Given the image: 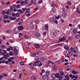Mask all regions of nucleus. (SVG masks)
<instances>
[{
  "mask_svg": "<svg viewBox=\"0 0 80 80\" xmlns=\"http://www.w3.org/2000/svg\"><path fill=\"white\" fill-rule=\"evenodd\" d=\"M40 63V61H37L34 62L33 65V66H38V64Z\"/></svg>",
  "mask_w": 80,
  "mask_h": 80,
  "instance_id": "obj_1",
  "label": "nucleus"
},
{
  "mask_svg": "<svg viewBox=\"0 0 80 80\" xmlns=\"http://www.w3.org/2000/svg\"><path fill=\"white\" fill-rule=\"evenodd\" d=\"M19 32H20V29L19 28H16L14 30L15 34H18V33H19Z\"/></svg>",
  "mask_w": 80,
  "mask_h": 80,
  "instance_id": "obj_2",
  "label": "nucleus"
},
{
  "mask_svg": "<svg viewBox=\"0 0 80 80\" xmlns=\"http://www.w3.org/2000/svg\"><path fill=\"white\" fill-rule=\"evenodd\" d=\"M48 76L47 75H44L42 76V79L43 80H48Z\"/></svg>",
  "mask_w": 80,
  "mask_h": 80,
  "instance_id": "obj_3",
  "label": "nucleus"
},
{
  "mask_svg": "<svg viewBox=\"0 0 80 80\" xmlns=\"http://www.w3.org/2000/svg\"><path fill=\"white\" fill-rule=\"evenodd\" d=\"M55 20V19L54 18H51L50 19V22L52 23H54V21Z\"/></svg>",
  "mask_w": 80,
  "mask_h": 80,
  "instance_id": "obj_4",
  "label": "nucleus"
},
{
  "mask_svg": "<svg viewBox=\"0 0 80 80\" xmlns=\"http://www.w3.org/2000/svg\"><path fill=\"white\" fill-rule=\"evenodd\" d=\"M66 40V38L65 37H62L59 38V40L60 42H62V41H64Z\"/></svg>",
  "mask_w": 80,
  "mask_h": 80,
  "instance_id": "obj_5",
  "label": "nucleus"
},
{
  "mask_svg": "<svg viewBox=\"0 0 80 80\" xmlns=\"http://www.w3.org/2000/svg\"><path fill=\"white\" fill-rule=\"evenodd\" d=\"M68 52L67 51H65L64 52V54L65 55H66L68 58H70V56H68Z\"/></svg>",
  "mask_w": 80,
  "mask_h": 80,
  "instance_id": "obj_6",
  "label": "nucleus"
},
{
  "mask_svg": "<svg viewBox=\"0 0 80 80\" xmlns=\"http://www.w3.org/2000/svg\"><path fill=\"white\" fill-rule=\"evenodd\" d=\"M46 30H48V24H45L44 26Z\"/></svg>",
  "mask_w": 80,
  "mask_h": 80,
  "instance_id": "obj_7",
  "label": "nucleus"
},
{
  "mask_svg": "<svg viewBox=\"0 0 80 80\" xmlns=\"http://www.w3.org/2000/svg\"><path fill=\"white\" fill-rule=\"evenodd\" d=\"M73 52H75V53H76V52H78V48H73Z\"/></svg>",
  "mask_w": 80,
  "mask_h": 80,
  "instance_id": "obj_8",
  "label": "nucleus"
},
{
  "mask_svg": "<svg viewBox=\"0 0 80 80\" xmlns=\"http://www.w3.org/2000/svg\"><path fill=\"white\" fill-rule=\"evenodd\" d=\"M31 79L32 80H36L37 79V77L35 76H32L31 77Z\"/></svg>",
  "mask_w": 80,
  "mask_h": 80,
  "instance_id": "obj_9",
  "label": "nucleus"
},
{
  "mask_svg": "<svg viewBox=\"0 0 80 80\" xmlns=\"http://www.w3.org/2000/svg\"><path fill=\"white\" fill-rule=\"evenodd\" d=\"M18 12H19L20 14H22V13H24V12L22 11V10L20 9L18 10Z\"/></svg>",
  "mask_w": 80,
  "mask_h": 80,
  "instance_id": "obj_10",
  "label": "nucleus"
},
{
  "mask_svg": "<svg viewBox=\"0 0 80 80\" xmlns=\"http://www.w3.org/2000/svg\"><path fill=\"white\" fill-rule=\"evenodd\" d=\"M35 35L36 37H39L40 35V34L38 32H36Z\"/></svg>",
  "mask_w": 80,
  "mask_h": 80,
  "instance_id": "obj_11",
  "label": "nucleus"
},
{
  "mask_svg": "<svg viewBox=\"0 0 80 80\" xmlns=\"http://www.w3.org/2000/svg\"><path fill=\"white\" fill-rule=\"evenodd\" d=\"M34 47L36 48H40V46L38 44H36L34 45Z\"/></svg>",
  "mask_w": 80,
  "mask_h": 80,
  "instance_id": "obj_12",
  "label": "nucleus"
},
{
  "mask_svg": "<svg viewBox=\"0 0 80 80\" xmlns=\"http://www.w3.org/2000/svg\"><path fill=\"white\" fill-rule=\"evenodd\" d=\"M13 53L15 55H17V51L16 50H14L13 51Z\"/></svg>",
  "mask_w": 80,
  "mask_h": 80,
  "instance_id": "obj_13",
  "label": "nucleus"
},
{
  "mask_svg": "<svg viewBox=\"0 0 80 80\" xmlns=\"http://www.w3.org/2000/svg\"><path fill=\"white\" fill-rule=\"evenodd\" d=\"M57 66L56 65H55L53 68V70H57Z\"/></svg>",
  "mask_w": 80,
  "mask_h": 80,
  "instance_id": "obj_14",
  "label": "nucleus"
},
{
  "mask_svg": "<svg viewBox=\"0 0 80 80\" xmlns=\"http://www.w3.org/2000/svg\"><path fill=\"white\" fill-rule=\"evenodd\" d=\"M45 60H46V58H45L44 57L41 58L40 59V61L42 62H44V61H45Z\"/></svg>",
  "mask_w": 80,
  "mask_h": 80,
  "instance_id": "obj_15",
  "label": "nucleus"
},
{
  "mask_svg": "<svg viewBox=\"0 0 80 80\" xmlns=\"http://www.w3.org/2000/svg\"><path fill=\"white\" fill-rule=\"evenodd\" d=\"M3 19H8V15H5L3 18Z\"/></svg>",
  "mask_w": 80,
  "mask_h": 80,
  "instance_id": "obj_16",
  "label": "nucleus"
},
{
  "mask_svg": "<svg viewBox=\"0 0 80 80\" xmlns=\"http://www.w3.org/2000/svg\"><path fill=\"white\" fill-rule=\"evenodd\" d=\"M51 77L52 78H55V74H52L51 75Z\"/></svg>",
  "mask_w": 80,
  "mask_h": 80,
  "instance_id": "obj_17",
  "label": "nucleus"
},
{
  "mask_svg": "<svg viewBox=\"0 0 80 80\" xmlns=\"http://www.w3.org/2000/svg\"><path fill=\"white\" fill-rule=\"evenodd\" d=\"M62 16L63 17H65L67 16V14L65 12H63L62 14Z\"/></svg>",
  "mask_w": 80,
  "mask_h": 80,
  "instance_id": "obj_18",
  "label": "nucleus"
},
{
  "mask_svg": "<svg viewBox=\"0 0 80 80\" xmlns=\"http://www.w3.org/2000/svg\"><path fill=\"white\" fill-rule=\"evenodd\" d=\"M55 75L56 78H59V77H60V75L58 73H56V74H55Z\"/></svg>",
  "mask_w": 80,
  "mask_h": 80,
  "instance_id": "obj_19",
  "label": "nucleus"
},
{
  "mask_svg": "<svg viewBox=\"0 0 80 80\" xmlns=\"http://www.w3.org/2000/svg\"><path fill=\"white\" fill-rule=\"evenodd\" d=\"M76 12H78V13H80V10H79V8H76Z\"/></svg>",
  "mask_w": 80,
  "mask_h": 80,
  "instance_id": "obj_20",
  "label": "nucleus"
},
{
  "mask_svg": "<svg viewBox=\"0 0 80 80\" xmlns=\"http://www.w3.org/2000/svg\"><path fill=\"white\" fill-rule=\"evenodd\" d=\"M10 18L11 19V20H16L17 19L15 17H14V18L10 17Z\"/></svg>",
  "mask_w": 80,
  "mask_h": 80,
  "instance_id": "obj_21",
  "label": "nucleus"
},
{
  "mask_svg": "<svg viewBox=\"0 0 80 80\" xmlns=\"http://www.w3.org/2000/svg\"><path fill=\"white\" fill-rule=\"evenodd\" d=\"M73 32L74 34H76V33H77V30L76 29H74L73 30Z\"/></svg>",
  "mask_w": 80,
  "mask_h": 80,
  "instance_id": "obj_22",
  "label": "nucleus"
},
{
  "mask_svg": "<svg viewBox=\"0 0 80 80\" xmlns=\"http://www.w3.org/2000/svg\"><path fill=\"white\" fill-rule=\"evenodd\" d=\"M9 56V54H7L6 55H4V58H8Z\"/></svg>",
  "mask_w": 80,
  "mask_h": 80,
  "instance_id": "obj_23",
  "label": "nucleus"
},
{
  "mask_svg": "<svg viewBox=\"0 0 80 80\" xmlns=\"http://www.w3.org/2000/svg\"><path fill=\"white\" fill-rule=\"evenodd\" d=\"M25 15H27L28 17H29V16L30 15V12H26V13H25Z\"/></svg>",
  "mask_w": 80,
  "mask_h": 80,
  "instance_id": "obj_24",
  "label": "nucleus"
},
{
  "mask_svg": "<svg viewBox=\"0 0 80 80\" xmlns=\"http://www.w3.org/2000/svg\"><path fill=\"white\" fill-rule=\"evenodd\" d=\"M46 75H50V72L49 71H47L46 72Z\"/></svg>",
  "mask_w": 80,
  "mask_h": 80,
  "instance_id": "obj_25",
  "label": "nucleus"
},
{
  "mask_svg": "<svg viewBox=\"0 0 80 80\" xmlns=\"http://www.w3.org/2000/svg\"><path fill=\"white\" fill-rule=\"evenodd\" d=\"M69 56H72L73 55V51H71L69 52Z\"/></svg>",
  "mask_w": 80,
  "mask_h": 80,
  "instance_id": "obj_26",
  "label": "nucleus"
},
{
  "mask_svg": "<svg viewBox=\"0 0 80 80\" xmlns=\"http://www.w3.org/2000/svg\"><path fill=\"white\" fill-rule=\"evenodd\" d=\"M80 37V35L79 34L76 35V38L78 39H79V38Z\"/></svg>",
  "mask_w": 80,
  "mask_h": 80,
  "instance_id": "obj_27",
  "label": "nucleus"
},
{
  "mask_svg": "<svg viewBox=\"0 0 80 80\" xmlns=\"http://www.w3.org/2000/svg\"><path fill=\"white\" fill-rule=\"evenodd\" d=\"M72 74L75 75V74H76V73H78V72H76V71H72Z\"/></svg>",
  "mask_w": 80,
  "mask_h": 80,
  "instance_id": "obj_28",
  "label": "nucleus"
},
{
  "mask_svg": "<svg viewBox=\"0 0 80 80\" xmlns=\"http://www.w3.org/2000/svg\"><path fill=\"white\" fill-rule=\"evenodd\" d=\"M52 11L53 13H55L56 12V9L55 8H52Z\"/></svg>",
  "mask_w": 80,
  "mask_h": 80,
  "instance_id": "obj_29",
  "label": "nucleus"
},
{
  "mask_svg": "<svg viewBox=\"0 0 80 80\" xmlns=\"http://www.w3.org/2000/svg\"><path fill=\"white\" fill-rule=\"evenodd\" d=\"M55 18L56 19H59V18H61V16H60V15H58L57 17H56Z\"/></svg>",
  "mask_w": 80,
  "mask_h": 80,
  "instance_id": "obj_30",
  "label": "nucleus"
},
{
  "mask_svg": "<svg viewBox=\"0 0 80 80\" xmlns=\"http://www.w3.org/2000/svg\"><path fill=\"white\" fill-rule=\"evenodd\" d=\"M39 59V57L37 56L35 57L34 58V60H38Z\"/></svg>",
  "mask_w": 80,
  "mask_h": 80,
  "instance_id": "obj_31",
  "label": "nucleus"
},
{
  "mask_svg": "<svg viewBox=\"0 0 80 80\" xmlns=\"http://www.w3.org/2000/svg\"><path fill=\"white\" fill-rule=\"evenodd\" d=\"M64 48L65 49V50H69V48H68V47L67 46H64Z\"/></svg>",
  "mask_w": 80,
  "mask_h": 80,
  "instance_id": "obj_32",
  "label": "nucleus"
},
{
  "mask_svg": "<svg viewBox=\"0 0 80 80\" xmlns=\"http://www.w3.org/2000/svg\"><path fill=\"white\" fill-rule=\"evenodd\" d=\"M18 28H19V30H22L23 29V27L22 26H21V27H19Z\"/></svg>",
  "mask_w": 80,
  "mask_h": 80,
  "instance_id": "obj_33",
  "label": "nucleus"
},
{
  "mask_svg": "<svg viewBox=\"0 0 80 80\" xmlns=\"http://www.w3.org/2000/svg\"><path fill=\"white\" fill-rule=\"evenodd\" d=\"M20 64L21 65H24V62L23 61H21L20 62Z\"/></svg>",
  "mask_w": 80,
  "mask_h": 80,
  "instance_id": "obj_34",
  "label": "nucleus"
},
{
  "mask_svg": "<svg viewBox=\"0 0 80 80\" xmlns=\"http://www.w3.org/2000/svg\"><path fill=\"white\" fill-rule=\"evenodd\" d=\"M35 23L36 24H38L39 23V20H37L35 21Z\"/></svg>",
  "mask_w": 80,
  "mask_h": 80,
  "instance_id": "obj_35",
  "label": "nucleus"
},
{
  "mask_svg": "<svg viewBox=\"0 0 80 80\" xmlns=\"http://www.w3.org/2000/svg\"><path fill=\"white\" fill-rule=\"evenodd\" d=\"M48 63H51V64H54V63H53V62H51V61H48Z\"/></svg>",
  "mask_w": 80,
  "mask_h": 80,
  "instance_id": "obj_36",
  "label": "nucleus"
},
{
  "mask_svg": "<svg viewBox=\"0 0 80 80\" xmlns=\"http://www.w3.org/2000/svg\"><path fill=\"white\" fill-rule=\"evenodd\" d=\"M6 32L7 33H12V31H11V30H6Z\"/></svg>",
  "mask_w": 80,
  "mask_h": 80,
  "instance_id": "obj_37",
  "label": "nucleus"
},
{
  "mask_svg": "<svg viewBox=\"0 0 80 80\" xmlns=\"http://www.w3.org/2000/svg\"><path fill=\"white\" fill-rule=\"evenodd\" d=\"M56 6V4H51V7H55V6Z\"/></svg>",
  "mask_w": 80,
  "mask_h": 80,
  "instance_id": "obj_38",
  "label": "nucleus"
},
{
  "mask_svg": "<svg viewBox=\"0 0 80 80\" xmlns=\"http://www.w3.org/2000/svg\"><path fill=\"white\" fill-rule=\"evenodd\" d=\"M65 77L68 80H69V79H70V78H69V77H68V75L65 76Z\"/></svg>",
  "mask_w": 80,
  "mask_h": 80,
  "instance_id": "obj_39",
  "label": "nucleus"
},
{
  "mask_svg": "<svg viewBox=\"0 0 80 80\" xmlns=\"http://www.w3.org/2000/svg\"><path fill=\"white\" fill-rule=\"evenodd\" d=\"M42 63L40 62L38 64V67H41V66H42Z\"/></svg>",
  "mask_w": 80,
  "mask_h": 80,
  "instance_id": "obj_40",
  "label": "nucleus"
},
{
  "mask_svg": "<svg viewBox=\"0 0 80 80\" xmlns=\"http://www.w3.org/2000/svg\"><path fill=\"white\" fill-rule=\"evenodd\" d=\"M16 17H19V16H20V13H16Z\"/></svg>",
  "mask_w": 80,
  "mask_h": 80,
  "instance_id": "obj_41",
  "label": "nucleus"
},
{
  "mask_svg": "<svg viewBox=\"0 0 80 80\" xmlns=\"http://www.w3.org/2000/svg\"><path fill=\"white\" fill-rule=\"evenodd\" d=\"M1 47L2 49H5L7 48V47L5 46H2Z\"/></svg>",
  "mask_w": 80,
  "mask_h": 80,
  "instance_id": "obj_42",
  "label": "nucleus"
},
{
  "mask_svg": "<svg viewBox=\"0 0 80 80\" xmlns=\"http://www.w3.org/2000/svg\"><path fill=\"white\" fill-rule=\"evenodd\" d=\"M18 47H15L14 48V50H18Z\"/></svg>",
  "mask_w": 80,
  "mask_h": 80,
  "instance_id": "obj_43",
  "label": "nucleus"
},
{
  "mask_svg": "<svg viewBox=\"0 0 80 80\" xmlns=\"http://www.w3.org/2000/svg\"><path fill=\"white\" fill-rule=\"evenodd\" d=\"M26 12H28L29 13H30V9L28 8L26 10Z\"/></svg>",
  "mask_w": 80,
  "mask_h": 80,
  "instance_id": "obj_44",
  "label": "nucleus"
},
{
  "mask_svg": "<svg viewBox=\"0 0 80 80\" xmlns=\"http://www.w3.org/2000/svg\"><path fill=\"white\" fill-rule=\"evenodd\" d=\"M20 4L16 6V8H20Z\"/></svg>",
  "mask_w": 80,
  "mask_h": 80,
  "instance_id": "obj_45",
  "label": "nucleus"
},
{
  "mask_svg": "<svg viewBox=\"0 0 80 80\" xmlns=\"http://www.w3.org/2000/svg\"><path fill=\"white\" fill-rule=\"evenodd\" d=\"M67 4L68 5H71V3L69 1L67 2Z\"/></svg>",
  "mask_w": 80,
  "mask_h": 80,
  "instance_id": "obj_46",
  "label": "nucleus"
},
{
  "mask_svg": "<svg viewBox=\"0 0 80 80\" xmlns=\"http://www.w3.org/2000/svg\"><path fill=\"white\" fill-rule=\"evenodd\" d=\"M2 52H4V53H7V51L6 50H2Z\"/></svg>",
  "mask_w": 80,
  "mask_h": 80,
  "instance_id": "obj_47",
  "label": "nucleus"
},
{
  "mask_svg": "<svg viewBox=\"0 0 80 80\" xmlns=\"http://www.w3.org/2000/svg\"><path fill=\"white\" fill-rule=\"evenodd\" d=\"M10 55H13V52L10 51L9 52Z\"/></svg>",
  "mask_w": 80,
  "mask_h": 80,
  "instance_id": "obj_48",
  "label": "nucleus"
},
{
  "mask_svg": "<svg viewBox=\"0 0 80 80\" xmlns=\"http://www.w3.org/2000/svg\"><path fill=\"white\" fill-rule=\"evenodd\" d=\"M24 4V1H21V5H23Z\"/></svg>",
  "mask_w": 80,
  "mask_h": 80,
  "instance_id": "obj_49",
  "label": "nucleus"
},
{
  "mask_svg": "<svg viewBox=\"0 0 80 80\" xmlns=\"http://www.w3.org/2000/svg\"><path fill=\"white\" fill-rule=\"evenodd\" d=\"M39 8V7H37L36 8H34V10H35V11H36V10H37V9H38V8Z\"/></svg>",
  "mask_w": 80,
  "mask_h": 80,
  "instance_id": "obj_50",
  "label": "nucleus"
},
{
  "mask_svg": "<svg viewBox=\"0 0 80 80\" xmlns=\"http://www.w3.org/2000/svg\"><path fill=\"white\" fill-rule=\"evenodd\" d=\"M61 75H64V73L63 72L61 71Z\"/></svg>",
  "mask_w": 80,
  "mask_h": 80,
  "instance_id": "obj_51",
  "label": "nucleus"
},
{
  "mask_svg": "<svg viewBox=\"0 0 80 80\" xmlns=\"http://www.w3.org/2000/svg\"><path fill=\"white\" fill-rule=\"evenodd\" d=\"M54 22L55 23H56V24H58V22L57 20H55Z\"/></svg>",
  "mask_w": 80,
  "mask_h": 80,
  "instance_id": "obj_52",
  "label": "nucleus"
},
{
  "mask_svg": "<svg viewBox=\"0 0 80 80\" xmlns=\"http://www.w3.org/2000/svg\"><path fill=\"white\" fill-rule=\"evenodd\" d=\"M43 3V1L41 0V1H40L38 2L39 4H41V3Z\"/></svg>",
  "mask_w": 80,
  "mask_h": 80,
  "instance_id": "obj_53",
  "label": "nucleus"
},
{
  "mask_svg": "<svg viewBox=\"0 0 80 80\" xmlns=\"http://www.w3.org/2000/svg\"><path fill=\"white\" fill-rule=\"evenodd\" d=\"M3 23H7V21L5 20H3Z\"/></svg>",
  "mask_w": 80,
  "mask_h": 80,
  "instance_id": "obj_54",
  "label": "nucleus"
},
{
  "mask_svg": "<svg viewBox=\"0 0 80 80\" xmlns=\"http://www.w3.org/2000/svg\"><path fill=\"white\" fill-rule=\"evenodd\" d=\"M12 17H14V16H15V15H16V14L15 13H12Z\"/></svg>",
  "mask_w": 80,
  "mask_h": 80,
  "instance_id": "obj_55",
  "label": "nucleus"
},
{
  "mask_svg": "<svg viewBox=\"0 0 80 80\" xmlns=\"http://www.w3.org/2000/svg\"><path fill=\"white\" fill-rule=\"evenodd\" d=\"M10 3V2L9 1L6 3V5H9Z\"/></svg>",
  "mask_w": 80,
  "mask_h": 80,
  "instance_id": "obj_56",
  "label": "nucleus"
},
{
  "mask_svg": "<svg viewBox=\"0 0 80 80\" xmlns=\"http://www.w3.org/2000/svg\"><path fill=\"white\" fill-rule=\"evenodd\" d=\"M59 80H62V76H61L60 77L59 76Z\"/></svg>",
  "mask_w": 80,
  "mask_h": 80,
  "instance_id": "obj_57",
  "label": "nucleus"
},
{
  "mask_svg": "<svg viewBox=\"0 0 80 80\" xmlns=\"http://www.w3.org/2000/svg\"><path fill=\"white\" fill-rule=\"evenodd\" d=\"M0 54H1V55H4V53H3L2 52H0Z\"/></svg>",
  "mask_w": 80,
  "mask_h": 80,
  "instance_id": "obj_58",
  "label": "nucleus"
},
{
  "mask_svg": "<svg viewBox=\"0 0 80 80\" xmlns=\"http://www.w3.org/2000/svg\"><path fill=\"white\" fill-rule=\"evenodd\" d=\"M2 13L3 14V15H5V11H2Z\"/></svg>",
  "mask_w": 80,
  "mask_h": 80,
  "instance_id": "obj_59",
  "label": "nucleus"
},
{
  "mask_svg": "<svg viewBox=\"0 0 80 80\" xmlns=\"http://www.w3.org/2000/svg\"><path fill=\"white\" fill-rule=\"evenodd\" d=\"M36 53H34L32 55H33V57H35V56L36 55Z\"/></svg>",
  "mask_w": 80,
  "mask_h": 80,
  "instance_id": "obj_60",
  "label": "nucleus"
},
{
  "mask_svg": "<svg viewBox=\"0 0 80 80\" xmlns=\"http://www.w3.org/2000/svg\"><path fill=\"white\" fill-rule=\"evenodd\" d=\"M22 73H21L20 74V75H19V78H21V77H22Z\"/></svg>",
  "mask_w": 80,
  "mask_h": 80,
  "instance_id": "obj_61",
  "label": "nucleus"
},
{
  "mask_svg": "<svg viewBox=\"0 0 80 80\" xmlns=\"http://www.w3.org/2000/svg\"><path fill=\"white\" fill-rule=\"evenodd\" d=\"M45 72V71L44 69H42V73H44Z\"/></svg>",
  "mask_w": 80,
  "mask_h": 80,
  "instance_id": "obj_62",
  "label": "nucleus"
},
{
  "mask_svg": "<svg viewBox=\"0 0 80 80\" xmlns=\"http://www.w3.org/2000/svg\"><path fill=\"white\" fill-rule=\"evenodd\" d=\"M19 22H21V23L22 22H23V19H20Z\"/></svg>",
  "mask_w": 80,
  "mask_h": 80,
  "instance_id": "obj_63",
  "label": "nucleus"
},
{
  "mask_svg": "<svg viewBox=\"0 0 80 80\" xmlns=\"http://www.w3.org/2000/svg\"><path fill=\"white\" fill-rule=\"evenodd\" d=\"M25 38H29L28 36H27V35H25Z\"/></svg>",
  "mask_w": 80,
  "mask_h": 80,
  "instance_id": "obj_64",
  "label": "nucleus"
}]
</instances>
